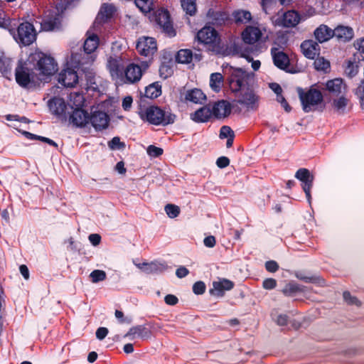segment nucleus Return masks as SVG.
I'll return each mask as SVG.
<instances>
[{
	"mask_svg": "<svg viewBox=\"0 0 364 364\" xmlns=\"http://www.w3.org/2000/svg\"><path fill=\"white\" fill-rule=\"evenodd\" d=\"M230 72L229 84L231 90L235 92V102L248 111L257 110L259 105V97L248 87L253 80V75L240 68H231Z\"/></svg>",
	"mask_w": 364,
	"mask_h": 364,
	"instance_id": "f257e3e1",
	"label": "nucleus"
},
{
	"mask_svg": "<svg viewBox=\"0 0 364 364\" xmlns=\"http://www.w3.org/2000/svg\"><path fill=\"white\" fill-rule=\"evenodd\" d=\"M127 53L111 55L107 60V68L113 80L118 83L134 84L138 82L148 68L146 63L140 66L130 63Z\"/></svg>",
	"mask_w": 364,
	"mask_h": 364,
	"instance_id": "f03ea898",
	"label": "nucleus"
},
{
	"mask_svg": "<svg viewBox=\"0 0 364 364\" xmlns=\"http://www.w3.org/2000/svg\"><path fill=\"white\" fill-rule=\"evenodd\" d=\"M30 61L37 74L38 80H45L58 70L55 60L41 53H36L29 56Z\"/></svg>",
	"mask_w": 364,
	"mask_h": 364,
	"instance_id": "7ed1b4c3",
	"label": "nucleus"
},
{
	"mask_svg": "<svg viewBox=\"0 0 364 364\" xmlns=\"http://www.w3.org/2000/svg\"><path fill=\"white\" fill-rule=\"evenodd\" d=\"M297 92L301 103L302 109L305 112L316 111L323 103V97L316 85H312L308 90L298 88Z\"/></svg>",
	"mask_w": 364,
	"mask_h": 364,
	"instance_id": "20e7f679",
	"label": "nucleus"
},
{
	"mask_svg": "<svg viewBox=\"0 0 364 364\" xmlns=\"http://www.w3.org/2000/svg\"><path fill=\"white\" fill-rule=\"evenodd\" d=\"M75 0H60L53 10L46 11L41 22V29L46 31H53L58 28L62 18L63 11L67 6Z\"/></svg>",
	"mask_w": 364,
	"mask_h": 364,
	"instance_id": "39448f33",
	"label": "nucleus"
},
{
	"mask_svg": "<svg viewBox=\"0 0 364 364\" xmlns=\"http://www.w3.org/2000/svg\"><path fill=\"white\" fill-rule=\"evenodd\" d=\"M139 114L143 121L154 125H166L173 123L175 120V115L166 113L163 109L155 106L141 108Z\"/></svg>",
	"mask_w": 364,
	"mask_h": 364,
	"instance_id": "423d86ee",
	"label": "nucleus"
},
{
	"mask_svg": "<svg viewBox=\"0 0 364 364\" xmlns=\"http://www.w3.org/2000/svg\"><path fill=\"white\" fill-rule=\"evenodd\" d=\"M10 34L18 44L23 46H29L36 39V31L34 26L28 22L19 24L16 30L14 26Z\"/></svg>",
	"mask_w": 364,
	"mask_h": 364,
	"instance_id": "0eeeda50",
	"label": "nucleus"
},
{
	"mask_svg": "<svg viewBox=\"0 0 364 364\" xmlns=\"http://www.w3.org/2000/svg\"><path fill=\"white\" fill-rule=\"evenodd\" d=\"M37 77L29 58L24 63L19 62L16 69V80L19 85L26 87L30 82L36 83L38 80Z\"/></svg>",
	"mask_w": 364,
	"mask_h": 364,
	"instance_id": "6e6552de",
	"label": "nucleus"
},
{
	"mask_svg": "<svg viewBox=\"0 0 364 364\" xmlns=\"http://www.w3.org/2000/svg\"><path fill=\"white\" fill-rule=\"evenodd\" d=\"M197 39L210 50H217L220 42L218 32L212 26H205L201 28L197 33Z\"/></svg>",
	"mask_w": 364,
	"mask_h": 364,
	"instance_id": "1a4fd4ad",
	"label": "nucleus"
},
{
	"mask_svg": "<svg viewBox=\"0 0 364 364\" xmlns=\"http://www.w3.org/2000/svg\"><path fill=\"white\" fill-rule=\"evenodd\" d=\"M266 32L264 26H248L242 33V38L245 43L254 44L259 41Z\"/></svg>",
	"mask_w": 364,
	"mask_h": 364,
	"instance_id": "9d476101",
	"label": "nucleus"
},
{
	"mask_svg": "<svg viewBox=\"0 0 364 364\" xmlns=\"http://www.w3.org/2000/svg\"><path fill=\"white\" fill-rule=\"evenodd\" d=\"M295 177L302 182V188L309 204L311 203V189L313 186L314 176L306 168H299Z\"/></svg>",
	"mask_w": 364,
	"mask_h": 364,
	"instance_id": "9b49d317",
	"label": "nucleus"
},
{
	"mask_svg": "<svg viewBox=\"0 0 364 364\" xmlns=\"http://www.w3.org/2000/svg\"><path fill=\"white\" fill-rule=\"evenodd\" d=\"M136 49L140 55L150 57L156 51V42L151 37L140 38L136 44Z\"/></svg>",
	"mask_w": 364,
	"mask_h": 364,
	"instance_id": "f8f14e48",
	"label": "nucleus"
},
{
	"mask_svg": "<svg viewBox=\"0 0 364 364\" xmlns=\"http://www.w3.org/2000/svg\"><path fill=\"white\" fill-rule=\"evenodd\" d=\"M301 16L294 10L287 11L275 20V25L286 28L295 27L299 23Z\"/></svg>",
	"mask_w": 364,
	"mask_h": 364,
	"instance_id": "ddd939ff",
	"label": "nucleus"
},
{
	"mask_svg": "<svg viewBox=\"0 0 364 364\" xmlns=\"http://www.w3.org/2000/svg\"><path fill=\"white\" fill-rule=\"evenodd\" d=\"M325 87L332 98L346 95L347 92V86L341 78L328 80L326 82Z\"/></svg>",
	"mask_w": 364,
	"mask_h": 364,
	"instance_id": "4468645a",
	"label": "nucleus"
},
{
	"mask_svg": "<svg viewBox=\"0 0 364 364\" xmlns=\"http://www.w3.org/2000/svg\"><path fill=\"white\" fill-rule=\"evenodd\" d=\"M205 98V94L199 89L183 90L180 92V100L186 103L202 104Z\"/></svg>",
	"mask_w": 364,
	"mask_h": 364,
	"instance_id": "2eb2a0df",
	"label": "nucleus"
},
{
	"mask_svg": "<svg viewBox=\"0 0 364 364\" xmlns=\"http://www.w3.org/2000/svg\"><path fill=\"white\" fill-rule=\"evenodd\" d=\"M155 18L156 23L163 28V30L169 36H174L175 31L170 21L168 12L164 9H159L155 13Z\"/></svg>",
	"mask_w": 364,
	"mask_h": 364,
	"instance_id": "dca6fc26",
	"label": "nucleus"
},
{
	"mask_svg": "<svg viewBox=\"0 0 364 364\" xmlns=\"http://www.w3.org/2000/svg\"><path fill=\"white\" fill-rule=\"evenodd\" d=\"M58 82L64 87H73L79 82V77L75 70L68 68L60 73Z\"/></svg>",
	"mask_w": 364,
	"mask_h": 364,
	"instance_id": "f3484780",
	"label": "nucleus"
},
{
	"mask_svg": "<svg viewBox=\"0 0 364 364\" xmlns=\"http://www.w3.org/2000/svg\"><path fill=\"white\" fill-rule=\"evenodd\" d=\"M50 111L55 115L66 118L70 114L68 105H66L62 98L54 97L48 101Z\"/></svg>",
	"mask_w": 364,
	"mask_h": 364,
	"instance_id": "a211bd4d",
	"label": "nucleus"
},
{
	"mask_svg": "<svg viewBox=\"0 0 364 364\" xmlns=\"http://www.w3.org/2000/svg\"><path fill=\"white\" fill-rule=\"evenodd\" d=\"M117 11V9L113 4H102L96 18L95 25L105 23L113 18L116 14Z\"/></svg>",
	"mask_w": 364,
	"mask_h": 364,
	"instance_id": "6ab92c4d",
	"label": "nucleus"
},
{
	"mask_svg": "<svg viewBox=\"0 0 364 364\" xmlns=\"http://www.w3.org/2000/svg\"><path fill=\"white\" fill-rule=\"evenodd\" d=\"M234 287V283L227 279H218L213 282V288L210 289V293L217 296H223L225 291L232 289Z\"/></svg>",
	"mask_w": 364,
	"mask_h": 364,
	"instance_id": "aec40b11",
	"label": "nucleus"
},
{
	"mask_svg": "<svg viewBox=\"0 0 364 364\" xmlns=\"http://www.w3.org/2000/svg\"><path fill=\"white\" fill-rule=\"evenodd\" d=\"M151 332L149 328L145 326L139 325L131 328L124 335V337L129 338L130 340L136 338L148 339L150 338Z\"/></svg>",
	"mask_w": 364,
	"mask_h": 364,
	"instance_id": "412c9836",
	"label": "nucleus"
},
{
	"mask_svg": "<svg viewBox=\"0 0 364 364\" xmlns=\"http://www.w3.org/2000/svg\"><path fill=\"white\" fill-rule=\"evenodd\" d=\"M90 122L96 130L105 129L108 126V115L103 112H95L90 116Z\"/></svg>",
	"mask_w": 364,
	"mask_h": 364,
	"instance_id": "4be33fe9",
	"label": "nucleus"
},
{
	"mask_svg": "<svg viewBox=\"0 0 364 364\" xmlns=\"http://www.w3.org/2000/svg\"><path fill=\"white\" fill-rule=\"evenodd\" d=\"M70 114V121L77 127H85L90 123V116L82 109H75Z\"/></svg>",
	"mask_w": 364,
	"mask_h": 364,
	"instance_id": "5701e85b",
	"label": "nucleus"
},
{
	"mask_svg": "<svg viewBox=\"0 0 364 364\" xmlns=\"http://www.w3.org/2000/svg\"><path fill=\"white\" fill-rule=\"evenodd\" d=\"M271 54L272 55L274 64L282 70H285L289 65V59L288 55L284 52L281 51L277 48H272L271 49Z\"/></svg>",
	"mask_w": 364,
	"mask_h": 364,
	"instance_id": "b1692460",
	"label": "nucleus"
},
{
	"mask_svg": "<svg viewBox=\"0 0 364 364\" xmlns=\"http://www.w3.org/2000/svg\"><path fill=\"white\" fill-rule=\"evenodd\" d=\"M230 111L231 107L230 103L225 100L219 101L211 105L213 117L218 119L227 117L230 113Z\"/></svg>",
	"mask_w": 364,
	"mask_h": 364,
	"instance_id": "393cba45",
	"label": "nucleus"
},
{
	"mask_svg": "<svg viewBox=\"0 0 364 364\" xmlns=\"http://www.w3.org/2000/svg\"><path fill=\"white\" fill-rule=\"evenodd\" d=\"M301 49L303 54L309 59H314L319 54L320 47L318 44L313 41L309 40L304 41L301 45Z\"/></svg>",
	"mask_w": 364,
	"mask_h": 364,
	"instance_id": "a878e982",
	"label": "nucleus"
},
{
	"mask_svg": "<svg viewBox=\"0 0 364 364\" xmlns=\"http://www.w3.org/2000/svg\"><path fill=\"white\" fill-rule=\"evenodd\" d=\"M99 46V38L97 34L91 30L86 33V39L84 43V50L86 53H92Z\"/></svg>",
	"mask_w": 364,
	"mask_h": 364,
	"instance_id": "bb28decb",
	"label": "nucleus"
},
{
	"mask_svg": "<svg viewBox=\"0 0 364 364\" xmlns=\"http://www.w3.org/2000/svg\"><path fill=\"white\" fill-rule=\"evenodd\" d=\"M213 117L211 105L204 106L191 114V118L196 122H205Z\"/></svg>",
	"mask_w": 364,
	"mask_h": 364,
	"instance_id": "cd10ccee",
	"label": "nucleus"
},
{
	"mask_svg": "<svg viewBox=\"0 0 364 364\" xmlns=\"http://www.w3.org/2000/svg\"><path fill=\"white\" fill-rule=\"evenodd\" d=\"M333 36L343 42L350 41L354 36L353 28L346 26H338L333 29Z\"/></svg>",
	"mask_w": 364,
	"mask_h": 364,
	"instance_id": "c85d7f7f",
	"label": "nucleus"
},
{
	"mask_svg": "<svg viewBox=\"0 0 364 364\" xmlns=\"http://www.w3.org/2000/svg\"><path fill=\"white\" fill-rule=\"evenodd\" d=\"M333 30L326 25H320L314 31V36L319 43L328 41L333 36Z\"/></svg>",
	"mask_w": 364,
	"mask_h": 364,
	"instance_id": "c756f323",
	"label": "nucleus"
},
{
	"mask_svg": "<svg viewBox=\"0 0 364 364\" xmlns=\"http://www.w3.org/2000/svg\"><path fill=\"white\" fill-rule=\"evenodd\" d=\"M349 100L343 95L338 97H333L332 107L333 110L338 114H344L346 111Z\"/></svg>",
	"mask_w": 364,
	"mask_h": 364,
	"instance_id": "7c9ffc66",
	"label": "nucleus"
},
{
	"mask_svg": "<svg viewBox=\"0 0 364 364\" xmlns=\"http://www.w3.org/2000/svg\"><path fill=\"white\" fill-rule=\"evenodd\" d=\"M84 102L85 98L82 94L78 92L71 93L68 107L71 111L75 110V109H82Z\"/></svg>",
	"mask_w": 364,
	"mask_h": 364,
	"instance_id": "2f4dec72",
	"label": "nucleus"
},
{
	"mask_svg": "<svg viewBox=\"0 0 364 364\" xmlns=\"http://www.w3.org/2000/svg\"><path fill=\"white\" fill-rule=\"evenodd\" d=\"M223 76L220 73H214L210 77V87L215 92H218L223 85Z\"/></svg>",
	"mask_w": 364,
	"mask_h": 364,
	"instance_id": "473e14b6",
	"label": "nucleus"
},
{
	"mask_svg": "<svg viewBox=\"0 0 364 364\" xmlns=\"http://www.w3.org/2000/svg\"><path fill=\"white\" fill-rule=\"evenodd\" d=\"M232 16L237 23L246 24L252 19L251 13L247 10L239 9L232 13Z\"/></svg>",
	"mask_w": 364,
	"mask_h": 364,
	"instance_id": "72a5a7b5",
	"label": "nucleus"
},
{
	"mask_svg": "<svg viewBox=\"0 0 364 364\" xmlns=\"http://www.w3.org/2000/svg\"><path fill=\"white\" fill-rule=\"evenodd\" d=\"M166 267L167 266L164 263L152 262L147 263L144 272L146 274L161 272L164 271Z\"/></svg>",
	"mask_w": 364,
	"mask_h": 364,
	"instance_id": "f704fd0d",
	"label": "nucleus"
},
{
	"mask_svg": "<svg viewBox=\"0 0 364 364\" xmlns=\"http://www.w3.org/2000/svg\"><path fill=\"white\" fill-rule=\"evenodd\" d=\"M161 94V87L157 83H153L145 89V96L149 98H156Z\"/></svg>",
	"mask_w": 364,
	"mask_h": 364,
	"instance_id": "c9c22d12",
	"label": "nucleus"
},
{
	"mask_svg": "<svg viewBox=\"0 0 364 364\" xmlns=\"http://www.w3.org/2000/svg\"><path fill=\"white\" fill-rule=\"evenodd\" d=\"M134 3L142 13L146 14L154 9L152 0H135Z\"/></svg>",
	"mask_w": 364,
	"mask_h": 364,
	"instance_id": "e433bc0d",
	"label": "nucleus"
},
{
	"mask_svg": "<svg viewBox=\"0 0 364 364\" xmlns=\"http://www.w3.org/2000/svg\"><path fill=\"white\" fill-rule=\"evenodd\" d=\"M193 54L191 50H180L176 55V60L180 63H188L192 60Z\"/></svg>",
	"mask_w": 364,
	"mask_h": 364,
	"instance_id": "4c0bfd02",
	"label": "nucleus"
},
{
	"mask_svg": "<svg viewBox=\"0 0 364 364\" xmlns=\"http://www.w3.org/2000/svg\"><path fill=\"white\" fill-rule=\"evenodd\" d=\"M181 6L186 14L192 16L196 11V0H181Z\"/></svg>",
	"mask_w": 364,
	"mask_h": 364,
	"instance_id": "58836bf2",
	"label": "nucleus"
},
{
	"mask_svg": "<svg viewBox=\"0 0 364 364\" xmlns=\"http://www.w3.org/2000/svg\"><path fill=\"white\" fill-rule=\"evenodd\" d=\"M314 65L316 70L325 72L330 68V63L323 57L317 58L315 60Z\"/></svg>",
	"mask_w": 364,
	"mask_h": 364,
	"instance_id": "ea45409f",
	"label": "nucleus"
},
{
	"mask_svg": "<svg viewBox=\"0 0 364 364\" xmlns=\"http://www.w3.org/2000/svg\"><path fill=\"white\" fill-rule=\"evenodd\" d=\"M90 277L93 283H97L104 281L107 277V274L103 270L96 269L90 273Z\"/></svg>",
	"mask_w": 364,
	"mask_h": 364,
	"instance_id": "a19ab883",
	"label": "nucleus"
},
{
	"mask_svg": "<svg viewBox=\"0 0 364 364\" xmlns=\"http://www.w3.org/2000/svg\"><path fill=\"white\" fill-rule=\"evenodd\" d=\"M165 211L171 218H176L180 213V208L175 205L168 204L165 206Z\"/></svg>",
	"mask_w": 364,
	"mask_h": 364,
	"instance_id": "79ce46f5",
	"label": "nucleus"
},
{
	"mask_svg": "<svg viewBox=\"0 0 364 364\" xmlns=\"http://www.w3.org/2000/svg\"><path fill=\"white\" fill-rule=\"evenodd\" d=\"M358 71V66L356 63L348 61L347 65L345 68V73L349 77L355 76Z\"/></svg>",
	"mask_w": 364,
	"mask_h": 364,
	"instance_id": "37998d69",
	"label": "nucleus"
},
{
	"mask_svg": "<svg viewBox=\"0 0 364 364\" xmlns=\"http://www.w3.org/2000/svg\"><path fill=\"white\" fill-rule=\"evenodd\" d=\"M147 154L151 157H157L163 154V149L161 148L150 145L146 149Z\"/></svg>",
	"mask_w": 364,
	"mask_h": 364,
	"instance_id": "c03bdc74",
	"label": "nucleus"
},
{
	"mask_svg": "<svg viewBox=\"0 0 364 364\" xmlns=\"http://www.w3.org/2000/svg\"><path fill=\"white\" fill-rule=\"evenodd\" d=\"M272 318L279 326H285L288 321V317L284 314H272Z\"/></svg>",
	"mask_w": 364,
	"mask_h": 364,
	"instance_id": "a18cd8bd",
	"label": "nucleus"
},
{
	"mask_svg": "<svg viewBox=\"0 0 364 364\" xmlns=\"http://www.w3.org/2000/svg\"><path fill=\"white\" fill-rule=\"evenodd\" d=\"M230 136H234L233 132L232 131V129L227 126L222 127L220 132V137L221 139H228L230 138Z\"/></svg>",
	"mask_w": 364,
	"mask_h": 364,
	"instance_id": "49530a36",
	"label": "nucleus"
},
{
	"mask_svg": "<svg viewBox=\"0 0 364 364\" xmlns=\"http://www.w3.org/2000/svg\"><path fill=\"white\" fill-rule=\"evenodd\" d=\"M205 290V285L203 282H197L193 286V291L196 294H202Z\"/></svg>",
	"mask_w": 364,
	"mask_h": 364,
	"instance_id": "de8ad7c7",
	"label": "nucleus"
},
{
	"mask_svg": "<svg viewBox=\"0 0 364 364\" xmlns=\"http://www.w3.org/2000/svg\"><path fill=\"white\" fill-rule=\"evenodd\" d=\"M343 299L345 301L349 304H355L357 306L360 305V302L358 300L353 296L348 291L343 292Z\"/></svg>",
	"mask_w": 364,
	"mask_h": 364,
	"instance_id": "09e8293b",
	"label": "nucleus"
},
{
	"mask_svg": "<svg viewBox=\"0 0 364 364\" xmlns=\"http://www.w3.org/2000/svg\"><path fill=\"white\" fill-rule=\"evenodd\" d=\"M69 63L75 68H77L84 64V63L82 62L80 60V55H78L77 53L72 54Z\"/></svg>",
	"mask_w": 364,
	"mask_h": 364,
	"instance_id": "8fccbe9b",
	"label": "nucleus"
},
{
	"mask_svg": "<svg viewBox=\"0 0 364 364\" xmlns=\"http://www.w3.org/2000/svg\"><path fill=\"white\" fill-rule=\"evenodd\" d=\"M277 285V281L274 279L269 278L264 280L262 286L265 289H272Z\"/></svg>",
	"mask_w": 364,
	"mask_h": 364,
	"instance_id": "3c124183",
	"label": "nucleus"
},
{
	"mask_svg": "<svg viewBox=\"0 0 364 364\" xmlns=\"http://www.w3.org/2000/svg\"><path fill=\"white\" fill-rule=\"evenodd\" d=\"M276 4V0H262V6L265 13H268V10Z\"/></svg>",
	"mask_w": 364,
	"mask_h": 364,
	"instance_id": "603ef678",
	"label": "nucleus"
},
{
	"mask_svg": "<svg viewBox=\"0 0 364 364\" xmlns=\"http://www.w3.org/2000/svg\"><path fill=\"white\" fill-rule=\"evenodd\" d=\"M230 164V160L225 156L219 157L216 161V164L219 168H223L227 167Z\"/></svg>",
	"mask_w": 364,
	"mask_h": 364,
	"instance_id": "864d4df0",
	"label": "nucleus"
},
{
	"mask_svg": "<svg viewBox=\"0 0 364 364\" xmlns=\"http://www.w3.org/2000/svg\"><path fill=\"white\" fill-rule=\"evenodd\" d=\"M265 267L268 272H275L278 269L279 266L276 262L269 261L266 262Z\"/></svg>",
	"mask_w": 364,
	"mask_h": 364,
	"instance_id": "5fc2aeb1",
	"label": "nucleus"
},
{
	"mask_svg": "<svg viewBox=\"0 0 364 364\" xmlns=\"http://www.w3.org/2000/svg\"><path fill=\"white\" fill-rule=\"evenodd\" d=\"M108 333V329L105 327H100L96 331V337L99 340L104 339Z\"/></svg>",
	"mask_w": 364,
	"mask_h": 364,
	"instance_id": "6e6d98bb",
	"label": "nucleus"
},
{
	"mask_svg": "<svg viewBox=\"0 0 364 364\" xmlns=\"http://www.w3.org/2000/svg\"><path fill=\"white\" fill-rule=\"evenodd\" d=\"M165 302L168 305H175L178 303V298L173 294H168L165 296Z\"/></svg>",
	"mask_w": 364,
	"mask_h": 364,
	"instance_id": "4d7b16f0",
	"label": "nucleus"
},
{
	"mask_svg": "<svg viewBox=\"0 0 364 364\" xmlns=\"http://www.w3.org/2000/svg\"><path fill=\"white\" fill-rule=\"evenodd\" d=\"M132 104V98L130 96H127L123 99L122 101V107L124 110L127 111L129 110Z\"/></svg>",
	"mask_w": 364,
	"mask_h": 364,
	"instance_id": "13d9d810",
	"label": "nucleus"
},
{
	"mask_svg": "<svg viewBox=\"0 0 364 364\" xmlns=\"http://www.w3.org/2000/svg\"><path fill=\"white\" fill-rule=\"evenodd\" d=\"M89 240L94 246H97L101 241V237L98 234H91L89 235Z\"/></svg>",
	"mask_w": 364,
	"mask_h": 364,
	"instance_id": "bf43d9fd",
	"label": "nucleus"
},
{
	"mask_svg": "<svg viewBox=\"0 0 364 364\" xmlns=\"http://www.w3.org/2000/svg\"><path fill=\"white\" fill-rule=\"evenodd\" d=\"M188 273H189V271L188 270L187 268H186L184 267H181L178 268L176 272V274L178 278H183L186 275H188Z\"/></svg>",
	"mask_w": 364,
	"mask_h": 364,
	"instance_id": "052dcab7",
	"label": "nucleus"
},
{
	"mask_svg": "<svg viewBox=\"0 0 364 364\" xmlns=\"http://www.w3.org/2000/svg\"><path fill=\"white\" fill-rule=\"evenodd\" d=\"M204 245L208 247H213L215 245V238L213 236L206 237L203 240Z\"/></svg>",
	"mask_w": 364,
	"mask_h": 364,
	"instance_id": "680f3d73",
	"label": "nucleus"
},
{
	"mask_svg": "<svg viewBox=\"0 0 364 364\" xmlns=\"http://www.w3.org/2000/svg\"><path fill=\"white\" fill-rule=\"evenodd\" d=\"M269 87L271 90L277 95L282 94V89L281 86L277 83H271L269 84Z\"/></svg>",
	"mask_w": 364,
	"mask_h": 364,
	"instance_id": "e2e57ef3",
	"label": "nucleus"
},
{
	"mask_svg": "<svg viewBox=\"0 0 364 364\" xmlns=\"http://www.w3.org/2000/svg\"><path fill=\"white\" fill-rule=\"evenodd\" d=\"M19 270H20V272L22 274V276L24 277V279H28V278H29V271H28V267L26 265L22 264V265L20 266Z\"/></svg>",
	"mask_w": 364,
	"mask_h": 364,
	"instance_id": "0e129e2a",
	"label": "nucleus"
},
{
	"mask_svg": "<svg viewBox=\"0 0 364 364\" xmlns=\"http://www.w3.org/2000/svg\"><path fill=\"white\" fill-rule=\"evenodd\" d=\"M356 48L362 53H364V38L358 40L355 44Z\"/></svg>",
	"mask_w": 364,
	"mask_h": 364,
	"instance_id": "69168bd1",
	"label": "nucleus"
},
{
	"mask_svg": "<svg viewBox=\"0 0 364 364\" xmlns=\"http://www.w3.org/2000/svg\"><path fill=\"white\" fill-rule=\"evenodd\" d=\"M120 144V140L119 137H114L109 143V146L111 149H114L118 146Z\"/></svg>",
	"mask_w": 364,
	"mask_h": 364,
	"instance_id": "338daca9",
	"label": "nucleus"
},
{
	"mask_svg": "<svg viewBox=\"0 0 364 364\" xmlns=\"http://www.w3.org/2000/svg\"><path fill=\"white\" fill-rule=\"evenodd\" d=\"M356 95L362 101L364 100V85H360L356 90Z\"/></svg>",
	"mask_w": 364,
	"mask_h": 364,
	"instance_id": "774afa93",
	"label": "nucleus"
}]
</instances>
